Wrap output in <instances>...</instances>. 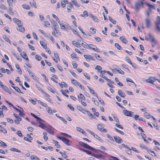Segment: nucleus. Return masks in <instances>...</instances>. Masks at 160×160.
<instances>
[{
    "instance_id": "45",
    "label": "nucleus",
    "mask_w": 160,
    "mask_h": 160,
    "mask_svg": "<svg viewBox=\"0 0 160 160\" xmlns=\"http://www.w3.org/2000/svg\"><path fill=\"white\" fill-rule=\"evenodd\" d=\"M22 6L24 9H27V10L29 9L30 8V7L29 5H27V4H22Z\"/></svg>"
},
{
    "instance_id": "36",
    "label": "nucleus",
    "mask_w": 160,
    "mask_h": 160,
    "mask_svg": "<svg viewBox=\"0 0 160 160\" xmlns=\"http://www.w3.org/2000/svg\"><path fill=\"white\" fill-rule=\"evenodd\" d=\"M15 67L17 69V72L19 73L20 74H22V70L21 69L19 68V66L18 64H16Z\"/></svg>"
},
{
    "instance_id": "13",
    "label": "nucleus",
    "mask_w": 160,
    "mask_h": 160,
    "mask_svg": "<svg viewBox=\"0 0 160 160\" xmlns=\"http://www.w3.org/2000/svg\"><path fill=\"white\" fill-rule=\"evenodd\" d=\"M114 138L115 141L118 143H120L123 142L122 140L119 137H114Z\"/></svg>"
},
{
    "instance_id": "16",
    "label": "nucleus",
    "mask_w": 160,
    "mask_h": 160,
    "mask_svg": "<svg viewBox=\"0 0 160 160\" xmlns=\"http://www.w3.org/2000/svg\"><path fill=\"white\" fill-rule=\"evenodd\" d=\"M2 37L4 40L7 42L9 43L10 44H11V41L9 39V38H8V37L6 35L4 34L2 36Z\"/></svg>"
},
{
    "instance_id": "34",
    "label": "nucleus",
    "mask_w": 160,
    "mask_h": 160,
    "mask_svg": "<svg viewBox=\"0 0 160 160\" xmlns=\"http://www.w3.org/2000/svg\"><path fill=\"white\" fill-rule=\"evenodd\" d=\"M86 112H87L88 115L90 117V119H92L95 118L94 116L89 111H86Z\"/></svg>"
},
{
    "instance_id": "11",
    "label": "nucleus",
    "mask_w": 160,
    "mask_h": 160,
    "mask_svg": "<svg viewBox=\"0 0 160 160\" xmlns=\"http://www.w3.org/2000/svg\"><path fill=\"white\" fill-rule=\"evenodd\" d=\"M155 80V78L153 77H151L150 78L146 79V81L148 83L153 84Z\"/></svg>"
},
{
    "instance_id": "54",
    "label": "nucleus",
    "mask_w": 160,
    "mask_h": 160,
    "mask_svg": "<svg viewBox=\"0 0 160 160\" xmlns=\"http://www.w3.org/2000/svg\"><path fill=\"white\" fill-rule=\"evenodd\" d=\"M77 109L80 111L82 112V113H84V112H86V111L83 109L82 107L80 106H77Z\"/></svg>"
},
{
    "instance_id": "30",
    "label": "nucleus",
    "mask_w": 160,
    "mask_h": 160,
    "mask_svg": "<svg viewBox=\"0 0 160 160\" xmlns=\"http://www.w3.org/2000/svg\"><path fill=\"white\" fill-rule=\"evenodd\" d=\"M71 1L73 4L76 7H79L80 5L77 2L76 0H71Z\"/></svg>"
},
{
    "instance_id": "58",
    "label": "nucleus",
    "mask_w": 160,
    "mask_h": 160,
    "mask_svg": "<svg viewBox=\"0 0 160 160\" xmlns=\"http://www.w3.org/2000/svg\"><path fill=\"white\" fill-rule=\"evenodd\" d=\"M125 60L126 61H127L129 63L130 65H132V62L130 60V59H129V58L126 57L125 58Z\"/></svg>"
},
{
    "instance_id": "48",
    "label": "nucleus",
    "mask_w": 160,
    "mask_h": 160,
    "mask_svg": "<svg viewBox=\"0 0 160 160\" xmlns=\"http://www.w3.org/2000/svg\"><path fill=\"white\" fill-rule=\"evenodd\" d=\"M97 98L98 99V101L99 102H100V103L103 106H104L105 105V103L100 98H99L98 96H97Z\"/></svg>"
},
{
    "instance_id": "43",
    "label": "nucleus",
    "mask_w": 160,
    "mask_h": 160,
    "mask_svg": "<svg viewBox=\"0 0 160 160\" xmlns=\"http://www.w3.org/2000/svg\"><path fill=\"white\" fill-rule=\"evenodd\" d=\"M12 87L13 88H14L17 92L22 94H23V93L21 91V90H20V89H19L18 87H14L13 86H12Z\"/></svg>"
},
{
    "instance_id": "22",
    "label": "nucleus",
    "mask_w": 160,
    "mask_h": 160,
    "mask_svg": "<svg viewBox=\"0 0 160 160\" xmlns=\"http://www.w3.org/2000/svg\"><path fill=\"white\" fill-rule=\"evenodd\" d=\"M120 40L124 44H126L128 43V41L126 38L124 36H122L120 37Z\"/></svg>"
},
{
    "instance_id": "2",
    "label": "nucleus",
    "mask_w": 160,
    "mask_h": 160,
    "mask_svg": "<svg viewBox=\"0 0 160 160\" xmlns=\"http://www.w3.org/2000/svg\"><path fill=\"white\" fill-rule=\"evenodd\" d=\"M104 125L102 124H99L97 125V129L100 132H106L107 131L106 129L103 128Z\"/></svg>"
},
{
    "instance_id": "64",
    "label": "nucleus",
    "mask_w": 160,
    "mask_h": 160,
    "mask_svg": "<svg viewBox=\"0 0 160 160\" xmlns=\"http://www.w3.org/2000/svg\"><path fill=\"white\" fill-rule=\"evenodd\" d=\"M81 45L82 46V47L87 48H88V44H87L85 42H83L82 43H81Z\"/></svg>"
},
{
    "instance_id": "3",
    "label": "nucleus",
    "mask_w": 160,
    "mask_h": 160,
    "mask_svg": "<svg viewBox=\"0 0 160 160\" xmlns=\"http://www.w3.org/2000/svg\"><path fill=\"white\" fill-rule=\"evenodd\" d=\"M59 139L62 141L64 143L68 146L71 145V142L69 141L66 138L64 137H59L58 138Z\"/></svg>"
},
{
    "instance_id": "7",
    "label": "nucleus",
    "mask_w": 160,
    "mask_h": 160,
    "mask_svg": "<svg viewBox=\"0 0 160 160\" xmlns=\"http://www.w3.org/2000/svg\"><path fill=\"white\" fill-rule=\"evenodd\" d=\"M148 35L151 42L153 43L155 45L156 44L157 41L156 40L153 36L150 33L148 34Z\"/></svg>"
},
{
    "instance_id": "62",
    "label": "nucleus",
    "mask_w": 160,
    "mask_h": 160,
    "mask_svg": "<svg viewBox=\"0 0 160 160\" xmlns=\"http://www.w3.org/2000/svg\"><path fill=\"white\" fill-rule=\"evenodd\" d=\"M43 138H44V140L46 141H47L48 140V137L47 136V133L46 132H43Z\"/></svg>"
},
{
    "instance_id": "37",
    "label": "nucleus",
    "mask_w": 160,
    "mask_h": 160,
    "mask_svg": "<svg viewBox=\"0 0 160 160\" xmlns=\"http://www.w3.org/2000/svg\"><path fill=\"white\" fill-rule=\"evenodd\" d=\"M10 150L11 151H12V152H19V153L21 152V151L18 149H17L16 148H11L10 149Z\"/></svg>"
},
{
    "instance_id": "57",
    "label": "nucleus",
    "mask_w": 160,
    "mask_h": 160,
    "mask_svg": "<svg viewBox=\"0 0 160 160\" xmlns=\"http://www.w3.org/2000/svg\"><path fill=\"white\" fill-rule=\"evenodd\" d=\"M115 81L117 82V84L121 86H123V84L120 82L118 80V78H115Z\"/></svg>"
},
{
    "instance_id": "18",
    "label": "nucleus",
    "mask_w": 160,
    "mask_h": 160,
    "mask_svg": "<svg viewBox=\"0 0 160 160\" xmlns=\"http://www.w3.org/2000/svg\"><path fill=\"white\" fill-rule=\"evenodd\" d=\"M13 21L18 25L20 26L22 25V23L21 22L20 20L17 19L16 18H13Z\"/></svg>"
},
{
    "instance_id": "47",
    "label": "nucleus",
    "mask_w": 160,
    "mask_h": 160,
    "mask_svg": "<svg viewBox=\"0 0 160 160\" xmlns=\"http://www.w3.org/2000/svg\"><path fill=\"white\" fill-rule=\"evenodd\" d=\"M144 116L148 119H149L151 118V115L149 113L146 112L144 113Z\"/></svg>"
},
{
    "instance_id": "56",
    "label": "nucleus",
    "mask_w": 160,
    "mask_h": 160,
    "mask_svg": "<svg viewBox=\"0 0 160 160\" xmlns=\"http://www.w3.org/2000/svg\"><path fill=\"white\" fill-rule=\"evenodd\" d=\"M1 88L5 91L8 92L9 91L8 88L5 86L3 85H2L1 86Z\"/></svg>"
},
{
    "instance_id": "21",
    "label": "nucleus",
    "mask_w": 160,
    "mask_h": 160,
    "mask_svg": "<svg viewBox=\"0 0 160 160\" xmlns=\"http://www.w3.org/2000/svg\"><path fill=\"white\" fill-rule=\"evenodd\" d=\"M118 93L122 97L124 98L125 96V93L121 90H118Z\"/></svg>"
},
{
    "instance_id": "17",
    "label": "nucleus",
    "mask_w": 160,
    "mask_h": 160,
    "mask_svg": "<svg viewBox=\"0 0 160 160\" xmlns=\"http://www.w3.org/2000/svg\"><path fill=\"white\" fill-rule=\"evenodd\" d=\"M89 16L94 22H97L98 21V19L96 17L94 16L92 14H89Z\"/></svg>"
},
{
    "instance_id": "1",
    "label": "nucleus",
    "mask_w": 160,
    "mask_h": 160,
    "mask_svg": "<svg viewBox=\"0 0 160 160\" xmlns=\"http://www.w3.org/2000/svg\"><path fill=\"white\" fill-rule=\"evenodd\" d=\"M142 1L136 2L134 5V9L135 11L138 12L140 9L141 7H142L144 5V3L142 1L144 0H141Z\"/></svg>"
},
{
    "instance_id": "33",
    "label": "nucleus",
    "mask_w": 160,
    "mask_h": 160,
    "mask_svg": "<svg viewBox=\"0 0 160 160\" xmlns=\"http://www.w3.org/2000/svg\"><path fill=\"white\" fill-rule=\"evenodd\" d=\"M40 44L41 45V46L45 49H46L47 48V45L46 43L43 41H40Z\"/></svg>"
},
{
    "instance_id": "23",
    "label": "nucleus",
    "mask_w": 160,
    "mask_h": 160,
    "mask_svg": "<svg viewBox=\"0 0 160 160\" xmlns=\"http://www.w3.org/2000/svg\"><path fill=\"white\" fill-rule=\"evenodd\" d=\"M78 100L79 102L81 101L80 100H85V97L83 94L81 93H80L79 95L78 96Z\"/></svg>"
},
{
    "instance_id": "53",
    "label": "nucleus",
    "mask_w": 160,
    "mask_h": 160,
    "mask_svg": "<svg viewBox=\"0 0 160 160\" xmlns=\"http://www.w3.org/2000/svg\"><path fill=\"white\" fill-rule=\"evenodd\" d=\"M94 157L98 158H103V156L101 154H96L94 156Z\"/></svg>"
},
{
    "instance_id": "9",
    "label": "nucleus",
    "mask_w": 160,
    "mask_h": 160,
    "mask_svg": "<svg viewBox=\"0 0 160 160\" xmlns=\"http://www.w3.org/2000/svg\"><path fill=\"white\" fill-rule=\"evenodd\" d=\"M83 57L88 62L90 61L91 60L94 61L95 60L94 57L89 55H84Z\"/></svg>"
},
{
    "instance_id": "15",
    "label": "nucleus",
    "mask_w": 160,
    "mask_h": 160,
    "mask_svg": "<svg viewBox=\"0 0 160 160\" xmlns=\"http://www.w3.org/2000/svg\"><path fill=\"white\" fill-rule=\"evenodd\" d=\"M21 56L25 59L28 61L29 60L27 57V55L25 52H23L20 53Z\"/></svg>"
},
{
    "instance_id": "61",
    "label": "nucleus",
    "mask_w": 160,
    "mask_h": 160,
    "mask_svg": "<svg viewBox=\"0 0 160 160\" xmlns=\"http://www.w3.org/2000/svg\"><path fill=\"white\" fill-rule=\"evenodd\" d=\"M108 19L109 20L113 23L114 24H115L116 23V21L114 20V19H112L111 17L110 16L108 17Z\"/></svg>"
},
{
    "instance_id": "29",
    "label": "nucleus",
    "mask_w": 160,
    "mask_h": 160,
    "mask_svg": "<svg viewBox=\"0 0 160 160\" xmlns=\"http://www.w3.org/2000/svg\"><path fill=\"white\" fill-rule=\"evenodd\" d=\"M45 130L50 134L53 135L54 134V131L50 128H48L47 127V128H46Z\"/></svg>"
},
{
    "instance_id": "20",
    "label": "nucleus",
    "mask_w": 160,
    "mask_h": 160,
    "mask_svg": "<svg viewBox=\"0 0 160 160\" xmlns=\"http://www.w3.org/2000/svg\"><path fill=\"white\" fill-rule=\"evenodd\" d=\"M87 88L89 90L90 92L92 94L94 95L96 97L97 96V93L94 92V90L88 86Z\"/></svg>"
},
{
    "instance_id": "46",
    "label": "nucleus",
    "mask_w": 160,
    "mask_h": 160,
    "mask_svg": "<svg viewBox=\"0 0 160 160\" xmlns=\"http://www.w3.org/2000/svg\"><path fill=\"white\" fill-rule=\"evenodd\" d=\"M47 89L49 90L50 92H52L53 93H54L55 92V89L53 88H51L50 87H48L47 88Z\"/></svg>"
},
{
    "instance_id": "44",
    "label": "nucleus",
    "mask_w": 160,
    "mask_h": 160,
    "mask_svg": "<svg viewBox=\"0 0 160 160\" xmlns=\"http://www.w3.org/2000/svg\"><path fill=\"white\" fill-rule=\"evenodd\" d=\"M13 55L17 58V59L18 61L21 62L22 59L19 56L17 55L14 52L13 53Z\"/></svg>"
},
{
    "instance_id": "52",
    "label": "nucleus",
    "mask_w": 160,
    "mask_h": 160,
    "mask_svg": "<svg viewBox=\"0 0 160 160\" xmlns=\"http://www.w3.org/2000/svg\"><path fill=\"white\" fill-rule=\"evenodd\" d=\"M115 47L118 50H122V48L120 46L118 43H116L115 44Z\"/></svg>"
},
{
    "instance_id": "55",
    "label": "nucleus",
    "mask_w": 160,
    "mask_h": 160,
    "mask_svg": "<svg viewBox=\"0 0 160 160\" xmlns=\"http://www.w3.org/2000/svg\"><path fill=\"white\" fill-rule=\"evenodd\" d=\"M157 22L156 23V25H160V17L158 16L157 18Z\"/></svg>"
},
{
    "instance_id": "5",
    "label": "nucleus",
    "mask_w": 160,
    "mask_h": 160,
    "mask_svg": "<svg viewBox=\"0 0 160 160\" xmlns=\"http://www.w3.org/2000/svg\"><path fill=\"white\" fill-rule=\"evenodd\" d=\"M88 48H89L92 49V50L97 52H100V51L99 50L98 48L95 45L92 44H88Z\"/></svg>"
},
{
    "instance_id": "27",
    "label": "nucleus",
    "mask_w": 160,
    "mask_h": 160,
    "mask_svg": "<svg viewBox=\"0 0 160 160\" xmlns=\"http://www.w3.org/2000/svg\"><path fill=\"white\" fill-rule=\"evenodd\" d=\"M147 150V151L150 154L151 153H153V154L151 153V155L153 156H156V154L155 153V152L153 151H152L151 149L148 148H147V149H146Z\"/></svg>"
},
{
    "instance_id": "6",
    "label": "nucleus",
    "mask_w": 160,
    "mask_h": 160,
    "mask_svg": "<svg viewBox=\"0 0 160 160\" xmlns=\"http://www.w3.org/2000/svg\"><path fill=\"white\" fill-rule=\"evenodd\" d=\"M58 23L59 24L61 29L66 30V26H67V25L66 22L63 21L60 22L59 21H58Z\"/></svg>"
},
{
    "instance_id": "26",
    "label": "nucleus",
    "mask_w": 160,
    "mask_h": 160,
    "mask_svg": "<svg viewBox=\"0 0 160 160\" xmlns=\"http://www.w3.org/2000/svg\"><path fill=\"white\" fill-rule=\"evenodd\" d=\"M115 69L116 71H117L119 73L122 75H124V72L122 71L120 68L116 67Z\"/></svg>"
},
{
    "instance_id": "19",
    "label": "nucleus",
    "mask_w": 160,
    "mask_h": 160,
    "mask_svg": "<svg viewBox=\"0 0 160 160\" xmlns=\"http://www.w3.org/2000/svg\"><path fill=\"white\" fill-rule=\"evenodd\" d=\"M68 3V1L67 0H63L61 1V6L62 8H64L66 6V4Z\"/></svg>"
},
{
    "instance_id": "25",
    "label": "nucleus",
    "mask_w": 160,
    "mask_h": 160,
    "mask_svg": "<svg viewBox=\"0 0 160 160\" xmlns=\"http://www.w3.org/2000/svg\"><path fill=\"white\" fill-rule=\"evenodd\" d=\"M71 82L72 84H73L76 87L78 86V85H79V82L77 81L76 80L74 79H71Z\"/></svg>"
},
{
    "instance_id": "12",
    "label": "nucleus",
    "mask_w": 160,
    "mask_h": 160,
    "mask_svg": "<svg viewBox=\"0 0 160 160\" xmlns=\"http://www.w3.org/2000/svg\"><path fill=\"white\" fill-rule=\"evenodd\" d=\"M68 5H67V9L68 12H70L72 11V7L73 5L71 2H68Z\"/></svg>"
},
{
    "instance_id": "51",
    "label": "nucleus",
    "mask_w": 160,
    "mask_h": 160,
    "mask_svg": "<svg viewBox=\"0 0 160 160\" xmlns=\"http://www.w3.org/2000/svg\"><path fill=\"white\" fill-rule=\"evenodd\" d=\"M94 55L95 58L101 61L102 59L99 55L97 54L96 53H94Z\"/></svg>"
},
{
    "instance_id": "59",
    "label": "nucleus",
    "mask_w": 160,
    "mask_h": 160,
    "mask_svg": "<svg viewBox=\"0 0 160 160\" xmlns=\"http://www.w3.org/2000/svg\"><path fill=\"white\" fill-rule=\"evenodd\" d=\"M126 81L127 82H130L132 83H134L135 86L136 85V84L131 79H130L128 78H126Z\"/></svg>"
},
{
    "instance_id": "49",
    "label": "nucleus",
    "mask_w": 160,
    "mask_h": 160,
    "mask_svg": "<svg viewBox=\"0 0 160 160\" xmlns=\"http://www.w3.org/2000/svg\"><path fill=\"white\" fill-rule=\"evenodd\" d=\"M46 110L49 114L50 115L53 114L52 110L50 108L48 107L46 108Z\"/></svg>"
},
{
    "instance_id": "8",
    "label": "nucleus",
    "mask_w": 160,
    "mask_h": 160,
    "mask_svg": "<svg viewBox=\"0 0 160 160\" xmlns=\"http://www.w3.org/2000/svg\"><path fill=\"white\" fill-rule=\"evenodd\" d=\"M123 112L124 115L127 116L132 117L134 114V112L131 111H129L127 110H124L123 111Z\"/></svg>"
},
{
    "instance_id": "14",
    "label": "nucleus",
    "mask_w": 160,
    "mask_h": 160,
    "mask_svg": "<svg viewBox=\"0 0 160 160\" xmlns=\"http://www.w3.org/2000/svg\"><path fill=\"white\" fill-rule=\"evenodd\" d=\"M51 23L52 24L53 26V27H52V28L54 30L56 31H57L56 28V26H57V22L54 20H52L51 21Z\"/></svg>"
},
{
    "instance_id": "24",
    "label": "nucleus",
    "mask_w": 160,
    "mask_h": 160,
    "mask_svg": "<svg viewBox=\"0 0 160 160\" xmlns=\"http://www.w3.org/2000/svg\"><path fill=\"white\" fill-rule=\"evenodd\" d=\"M18 30L22 32H24L25 31V29L24 27H22V25L18 26L17 28Z\"/></svg>"
},
{
    "instance_id": "28",
    "label": "nucleus",
    "mask_w": 160,
    "mask_h": 160,
    "mask_svg": "<svg viewBox=\"0 0 160 160\" xmlns=\"http://www.w3.org/2000/svg\"><path fill=\"white\" fill-rule=\"evenodd\" d=\"M76 130L78 131L81 132V133H82L83 134H86V132L84 131L83 129H82L80 127H77L76 128Z\"/></svg>"
},
{
    "instance_id": "50",
    "label": "nucleus",
    "mask_w": 160,
    "mask_h": 160,
    "mask_svg": "<svg viewBox=\"0 0 160 160\" xmlns=\"http://www.w3.org/2000/svg\"><path fill=\"white\" fill-rule=\"evenodd\" d=\"M52 141L55 144V145L57 148H59L61 147L58 144V142L57 141L53 140Z\"/></svg>"
},
{
    "instance_id": "35",
    "label": "nucleus",
    "mask_w": 160,
    "mask_h": 160,
    "mask_svg": "<svg viewBox=\"0 0 160 160\" xmlns=\"http://www.w3.org/2000/svg\"><path fill=\"white\" fill-rule=\"evenodd\" d=\"M30 158L31 160H40L39 158L34 155L31 156Z\"/></svg>"
},
{
    "instance_id": "60",
    "label": "nucleus",
    "mask_w": 160,
    "mask_h": 160,
    "mask_svg": "<svg viewBox=\"0 0 160 160\" xmlns=\"http://www.w3.org/2000/svg\"><path fill=\"white\" fill-rule=\"evenodd\" d=\"M90 32L92 34H94L96 33V30L95 29L92 27H91L90 28Z\"/></svg>"
},
{
    "instance_id": "39",
    "label": "nucleus",
    "mask_w": 160,
    "mask_h": 160,
    "mask_svg": "<svg viewBox=\"0 0 160 160\" xmlns=\"http://www.w3.org/2000/svg\"><path fill=\"white\" fill-rule=\"evenodd\" d=\"M54 55L57 60L55 59L54 58L53 59L57 63L58 62V60H59V58L58 56V54L57 53H54Z\"/></svg>"
},
{
    "instance_id": "63",
    "label": "nucleus",
    "mask_w": 160,
    "mask_h": 160,
    "mask_svg": "<svg viewBox=\"0 0 160 160\" xmlns=\"http://www.w3.org/2000/svg\"><path fill=\"white\" fill-rule=\"evenodd\" d=\"M94 137L96 139L98 140L99 141H100L101 142H103V140L102 139H101L97 135L95 134L94 135Z\"/></svg>"
},
{
    "instance_id": "41",
    "label": "nucleus",
    "mask_w": 160,
    "mask_h": 160,
    "mask_svg": "<svg viewBox=\"0 0 160 160\" xmlns=\"http://www.w3.org/2000/svg\"><path fill=\"white\" fill-rule=\"evenodd\" d=\"M39 126L42 128L44 129L45 130L46 128H47V127L45 126V125L43 123L41 122H39Z\"/></svg>"
},
{
    "instance_id": "42",
    "label": "nucleus",
    "mask_w": 160,
    "mask_h": 160,
    "mask_svg": "<svg viewBox=\"0 0 160 160\" xmlns=\"http://www.w3.org/2000/svg\"><path fill=\"white\" fill-rule=\"evenodd\" d=\"M92 100L94 102V103L95 105H96V106H99V102H98L94 98H92Z\"/></svg>"
},
{
    "instance_id": "38",
    "label": "nucleus",
    "mask_w": 160,
    "mask_h": 160,
    "mask_svg": "<svg viewBox=\"0 0 160 160\" xmlns=\"http://www.w3.org/2000/svg\"><path fill=\"white\" fill-rule=\"evenodd\" d=\"M31 77L34 80L37 82H39V78L34 74H33Z\"/></svg>"
},
{
    "instance_id": "32",
    "label": "nucleus",
    "mask_w": 160,
    "mask_h": 160,
    "mask_svg": "<svg viewBox=\"0 0 160 160\" xmlns=\"http://www.w3.org/2000/svg\"><path fill=\"white\" fill-rule=\"evenodd\" d=\"M59 84L61 88H63V87L65 88L68 87L67 84L64 82H62L61 83H59Z\"/></svg>"
},
{
    "instance_id": "4",
    "label": "nucleus",
    "mask_w": 160,
    "mask_h": 160,
    "mask_svg": "<svg viewBox=\"0 0 160 160\" xmlns=\"http://www.w3.org/2000/svg\"><path fill=\"white\" fill-rule=\"evenodd\" d=\"M79 144L80 145L83 146V147H84L85 148L88 149L89 150H95V149H94V148L89 146L88 144H87V143H84L83 142H80L79 143Z\"/></svg>"
},
{
    "instance_id": "40",
    "label": "nucleus",
    "mask_w": 160,
    "mask_h": 160,
    "mask_svg": "<svg viewBox=\"0 0 160 160\" xmlns=\"http://www.w3.org/2000/svg\"><path fill=\"white\" fill-rule=\"evenodd\" d=\"M88 12L86 11H84L83 14L81 15V16L83 17H88Z\"/></svg>"
},
{
    "instance_id": "31",
    "label": "nucleus",
    "mask_w": 160,
    "mask_h": 160,
    "mask_svg": "<svg viewBox=\"0 0 160 160\" xmlns=\"http://www.w3.org/2000/svg\"><path fill=\"white\" fill-rule=\"evenodd\" d=\"M72 44L78 48H80L81 47L78 42L75 41H73L72 42Z\"/></svg>"
},
{
    "instance_id": "10",
    "label": "nucleus",
    "mask_w": 160,
    "mask_h": 160,
    "mask_svg": "<svg viewBox=\"0 0 160 160\" xmlns=\"http://www.w3.org/2000/svg\"><path fill=\"white\" fill-rule=\"evenodd\" d=\"M145 24L146 28H149L151 25V20L150 19L147 18L145 19Z\"/></svg>"
}]
</instances>
